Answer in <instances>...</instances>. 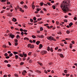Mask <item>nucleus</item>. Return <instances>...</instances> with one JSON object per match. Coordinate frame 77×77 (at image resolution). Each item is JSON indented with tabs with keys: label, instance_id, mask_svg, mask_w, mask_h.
<instances>
[{
	"label": "nucleus",
	"instance_id": "6",
	"mask_svg": "<svg viewBox=\"0 0 77 77\" xmlns=\"http://www.w3.org/2000/svg\"><path fill=\"white\" fill-rule=\"evenodd\" d=\"M43 46H42V44H41L39 45V49H41V48L43 47Z\"/></svg>",
	"mask_w": 77,
	"mask_h": 77
},
{
	"label": "nucleus",
	"instance_id": "7",
	"mask_svg": "<svg viewBox=\"0 0 77 77\" xmlns=\"http://www.w3.org/2000/svg\"><path fill=\"white\" fill-rule=\"evenodd\" d=\"M13 19L12 20V21H14V22H16V21H17V19L14 17H13Z\"/></svg>",
	"mask_w": 77,
	"mask_h": 77
},
{
	"label": "nucleus",
	"instance_id": "22",
	"mask_svg": "<svg viewBox=\"0 0 77 77\" xmlns=\"http://www.w3.org/2000/svg\"><path fill=\"white\" fill-rule=\"evenodd\" d=\"M44 36L43 35H40V38H44Z\"/></svg>",
	"mask_w": 77,
	"mask_h": 77
},
{
	"label": "nucleus",
	"instance_id": "27",
	"mask_svg": "<svg viewBox=\"0 0 77 77\" xmlns=\"http://www.w3.org/2000/svg\"><path fill=\"white\" fill-rule=\"evenodd\" d=\"M41 20H42V18H39L37 19V21H41Z\"/></svg>",
	"mask_w": 77,
	"mask_h": 77
},
{
	"label": "nucleus",
	"instance_id": "11",
	"mask_svg": "<svg viewBox=\"0 0 77 77\" xmlns=\"http://www.w3.org/2000/svg\"><path fill=\"white\" fill-rule=\"evenodd\" d=\"M24 40H26V39H27V40H28V41H29V38L27 37H25L24 38Z\"/></svg>",
	"mask_w": 77,
	"mask_h": 77
},
{
	"label": "nucleus",
	"instance_id": "15",
	"mask_svg": "<svg viewBox=\"0 0 77 77\" xmlns=\"http://www.w3.org/2000/svg\"><path fill=\"white\" fill-rule=\"evenodd\" d=\"M19 56L20 57H24V55H23V54H19Z\"/></svg>",
	"mask_w": 77,
	"mask_h": 77
},
{
	"label": "nucleus",
	"instance_id": "5",
	"mask_svg": "<svg viewBox=\"0 0 77 77\" xmlns=\"http://www.w3.org/2000/svg\"><path fill=\"white\" fill-rule=\"evenodd\" d=\"M35 46H34V45H32L30 46L29 48H33Z\"/></svg>",
	"mask_w": 77,
	"mask_h": 77
},
{
	"label": "nucleus",
	"instance_id": "40",
	"mask_svg": "<svg viewBox=\"0 0 77 77\" xmlns=\"http://www.w3.org/2000/svg\"><path fill=\"white\" fill-rule=\"evenodd\" d=\"M24 57H27V54H25L23 55Z\"/></svg>",
	"mask_w": 77,
	"mask_h": 77
},
{
	"label": "nucleus",
	"instance_id": "55",
	"mask_svg": "<svg viewBox=\"0 0 77 77\" xmlns=\"http://www.w3.org/2000/svg\"><path fill=\"white\" fill-rule=\"evenodd\" d=\"M24 32H22L21 33V35H22V36H23V35H24Z\"/></svg>",
	"mask_w": 77,
	"mask_h": 77
},
{
	"label": "nucleus",
	"instance_id": "52",
	"mask_svg": "<svg viewBox=\"0 0 77 77\" xmlns=\"http://www.w3.org/2000/svg\"><path fill=\"white\" fill-rule=\"evenodd\" d=\"M66 77H68V76H69V74H66Z\"/></svg>",
	"mask_w": 77,
	"mask_h": 77
},
{
	"label": "nucleus",
	"instance_id": "64",
	"mask_svg": "<svg viewBox=\"0 0 77 77\" xmlns=\"http://www.w3.org/2000/svg\"><path fill=\"white\" fill-rule=\"evenodd\" d=\"M8 76V75H5L4 76H3V77H6Z\"/></svg>",
	"mask_w": 77,
	"mask_h": 77
},
{
	"label": "nucleus",
	"instance_id": "18",
	"mask_svg": "<svg viewBox=\"0 0 77 77\" xmlns=\"http://www.w3.org/2000/svg\"><path fill=\"white\" fill-rule=\"evenodd\" d=\"M66 33L67 34H69L70 33V31L69 30H67L66 31Z\"/></svg>",
	"mask_w": 77,
	"mask_h": 77
},
{
	"label": "nucleus",
	"instance_id": "58",
	"mask_svg": "<svg viewBox=\"0 0 77 77\" xmlns=\"http://www.w3.org/2000/svg\"><path fill=\"white\" fill-rule=\"evenodd\" d=\"M58 51H62V49H59L58 50Z\"/></svg>",
	"mask_w": 77,
	"mask_h": 77
},
{
	"label": "nucleus",
	"instance_id": "13",
	"mask_svg": "<svg viewBox=\"0 0 77 77\" xmlns=\"http://www.w3.org/2000/svg\"><path fill=\"white\" fill-rule=\"evenodd\" d=\"M43 5H44V3L43 2H40V5L41 6H43Z\"/></svg>",
	"mask_w": 77,
	"mask_h": 77
},
{
	"label": "nucleus",
	"instance_id": "34",
	"mask_svg": "<svg viewBox=\"0 0 77 77\" xmlns=\"http://www.w3.org/2000/svg\"><path fill=\"white\" fill-rule=\"evenodd\" d=\"M7 66L9 68L11 67V65H10V64H7Z\"/></svg>",
	"mask_w": 77,
	"mask_h": 77
},
{
	"label": "nucleus",
	"instance_id": "8",
	"mask_svg": "<svg viewBox=\"0 0 77 77\" xmlns=\"http://www.w3.org/2000/svg\"><path fill=\"white\" fill-rule=\"evenodd\" d=\"M72 25H73V23L72 22L70 23L69 24V26L70 27H71Z\"/></svg>",
	"mask_w": 77,
	"mask_h": 77
},
{
	"label": "nucleus",
	"instance_id": "46",
	"mask_svg": "<svg viewBox=\"0 0 77 77\" xmlns=\"http://www.w3.org/2000/svg\"><path fill=\"white\" fill-rule=\"evenodd\" d=\"M23 32H27V30L26 29H24L23 30Z\"/></svg>",
	"mask_w": 77,
	"mask_h": 77
},
{
	"label": "nucleus",
	"instance_id": "45",
	"mask_svg": "<svg viewBox=\"0 0 77 77\" xmlns=\"http://www.w3.org/2000/svg\"><path fill=\"white\" fill-rule=\"evenodd\" d=\"M31 45V44H28L27 45L28 48H29V47H30Z\"/></svg>",
	"mask_w": 77,
	"mask_h": 77
},
{
	"label": "nucleus",
	"instance_id": "50",
	"mask_svg": "<svg viewBox=\"0 0 77 77\" xmlns=\"http://www.w3.org/2000/svg\"><path fill=\"white\" fill-rule=\"evenodd\" d=\"M48 64L49 65L51 66V65L53 64V63H48Z\"/></svg>",
	"mask_w": 77,
	"mask_h": 77
},
{
	"label": "nucleus",
	"instance_id": "3",
	"mask_svg": "<svg viewBox=\"0 0 77 77\" xmlns=\"http://www.w3.org/2000/svg\"><path fill=\"white\" fill-rule=\"evenodd\" d=\"M52 36L47 37V39H48V40H49L50 41H52Z\"/></svg>",
	"mask_w": 77,
	"mask_h": 77
},
{
	"label": "nucleus",
	"instance_id": "21",
	"mask_svg": "<svg viewBox=\"0 0 77 77\" xmlns=\"http://www.w3.org/2000/svg\"><path fill=\"white\" fill-rule=\"evenodd\" d=\"M22 26H23V27H26V24L25 23H23Z\"/></svg>",
	"mask_w": 77,
	"mask_h": 77
},
{
	"label": "nucleus",
	"instance_id": "25",
	"mask_svg": "<svg viewBox=\"0 0 77 77\" xmlns=\"http://www.w3.org/2000/svg\"><path fill=\"white\" fill-rule=\"evenodd\" d=\"M50 51L51 52H53V48H51L50 49Z\"/></svg>",
	"mask_w": 77,
	"mask_h": 77
},
{
	"label": "nucleus",
	"instance_id": "47",
	"mask_svg": "<svg viewBox=\"0 0 77 77\" xmlns=\"http://www.w3.org/2000/svg\"><path fill=\"white\" fill-rule=\"evenodd\" d=\"M31 54H32V52H29L28 53L29 56H30V55H31Z\"/></svg>",
	"mask_w": 77,
	"mask_h": 77
},
{
	"label": "nucleus",
	"instance_id": "28",
	"mask_svg": "<svg viewBox=\"0 0 77 77\" xmlns=\"http://www.w3.org/2000/svg\"><path fill=\"white\" fill-rule=\"evenodd\" d=\"M24 8H25V9H27V8H28V7H27V5H25L24 6Z\"/></svg>",
	"mask_w": 77,
	"mask_h": 77
},
{
	"label": "nucleus",
	"instance_id": "10",
	"mask_svg": "<svg viewBox=\"0 0 77 77\" xmlns=\"http://www.w3.org/2000/svg\"><path fill=\"white\" fill-rule=\"evenodd\" d=\"M13 53L15 55H16V54H18V52L15 51H14Z\"/></svg>",
	"mask_w": 77,
	"mask_h": 77
},
{
	"label": "nucleus",
	"instance_id": "12",
	"mask_svg": "<svg viewBox=\"0 0 77 77\" xmlns=\"http://www.w3.org/2000/svg\"><path fill=\"white\" fill-rule=\"evenodd\" d=\"M20 38V35H17L16 36V38L17 39H18Z\"/></svg>",
	"mask_w": 77,
	"mask_h": 77
},
{
	"label": "nucleus",
	"instance_id": "17",
	"mask_svg": "<svg viewBox=\"0 0 77 77\" xmlns=\"http://www.w3.org/2000/svg\"><path fill=\"white\" fill-rule=\"evenodd\" d=\"M32 37L33 38V39H35V38H36V37L35 35H32Z\"/></svg>",
	"mask_w": 77,
	"mask_h": 77
},
{
	"label": "nucleus",
	"instance_id": "43",
	"mask_svg": "<svg viewBox=\"0 0 77 77\" xmlns=\"http://www.w3.org/2000/svg\"><path fill=\"white\" fill-rule=\"evenodd\" d=\"M56 24H57V25H58L59 24V21H57L56 22Z\"/></svg>",
	"mask_w": 77,
	"mask_h": 77
},
{
	"label": "nucleus",
	"instance_id": "26",
	"mask_svg": "<svg viewBox=\"0 0 77 77\" xmlns=\"http://www.w3.org/2000/svg\"><path fill=\"white\" fill-rule=\"evenodd\" d=\"M44 29H43V28L42 27H41L40 28V31H42Z\"/></svg>",
	"mask_w": 77,
	"mask_h": 77
},
{
	"label": "nucleus",
	"instance_id": "63",
	"mask_svg": "<svg viewBox=\"0 0 77 77\" xmlns=\"http://www.w3.org/2000/svg\"><path fill=\"white\" fill-rule=\"evenodd\" d=\"M23 3H24V2L23 1H22L20 3V4H23Z\"/></svg>",
	"mask_w": 77,
	"mask_h": 77
},
{
	"label": "nucleus",
	"instance_id": "1",
	"mask_svg": "<svg viewBox=\"0 0 77 77\" xmlns=\"http://www.w3.org/2000/svg\"><path fill=\"white\" fill-rule=\"evenodd\" d=\"M71 4H70V1L69 0H66L65 2H63L62 4H61L60 7L62 8V10L64 12H68L69 11V9L68 8V6H70Z\"/></svg>",
	"mask_w": 77,
	"mask_h": 77
},
{
	"label": "nucleus",
	"instance_id": "51",
	"mask_svg": "<svg viewBox=\"0 0 77 77\" xmlns=\"http://www.w3.org/2000/svg\"><path fill=\"white\" fill-rule=\"evenodd\" d=\"M10 57H9V56H7V57H5V58H6V59H9V58H10Z\"/></svg>",
	"mask_w": 77,
	"mask_h": 77
},
{
	"label": "nucleus",
	"instance_id": "60",
	"mask_svg": "<svg viewBox=\"0 0 77 77\" xmlns=\"http://www.w3.org/2000/svg\"><path fill=\"white\" fill-rule=\"evenodd\" d=\"M37 10L38 12H39L40 11V10L39 9V8H37Z\"/></svg>",
	"mask_w": 77,
	"mask_h": 77
},
{
	"label": "nucleus",
	"instance_id": "29",
	"mask_svg": "<svg viewBox=\"0 0 77 77\" xmlns=\"http://www.w3.org/2000/svg\"><path fill=\"white\" fill-rule=\"evenodd\" d=\"M63 21L64 22H65V23H67V22H68V20L66 19H64Z\"/></svg>",
	"mask_w": 77,
	"mask_h": 77
},
{
	"label": "nucleus",
	"instance_id": "61",
	"mask_svg": "<svg viewBox=\"0 0 77 77\" xmlns=\"http://www.w3.org/2000/svg\"><path fill=\"white\" fill-rule=\"evenodd\" d=\"M20 31H21V32L23 31V29L22 28L20 29Z\"/></svg>",
	"mask_w": 77,
	"mask_h": 77
},
{
	"label": "nucleus",
	"instance_id": "33",
	"mask_svg": "<svg viewBox=\"0 0 77 77\" xmlns=\"http://www.w3.org/2000/svg\"><path fill=\"white\" fill-rule=\"evenodd\" d=\"M50 50V47H48L47 48V50L48 51H49Z\"/></svg>",
	"mask_w": 77,
	"mask_h": 77
},
{
	"label": "nucleus",
	"instance_id": "20",
	"mask_svg": "<svg viewBox=\"0 0 77 77\" xmlns=\"http://www.w3.org/2000/svg\"><path fill=\"white\" fill-rule=\"evenodd\" d=\"M32 9H35V6L34 5H32Z\"/></svg>",
	"mask_w": 77,
	"mask_h": 77
},
{
	"label": "nucleus",
	"instance_id": "36",
	"mask_svg": "<svg viewBox=\"0 0 77 77\" xmlns=\"http://www.w3.org/2000/svg\"><path fill=\"white\" fill-rule=\"evenodd\" d=\"M23 64H24V62H21L20 63V65H23Z\"/></svg>",
	"mask_w": 77,
	"mask_h": 77
},
{
	"label": "nucleus",
	"instance_id": "19",
	"mask_svg": "<svg viewBox=\"0 0 77 77\" xmlns=\"http://www.w3.org/2000/svg\"><path fill=\"white\" fill-rule=\"evenodd\" d=\"M72 43H70V45H69V47H70V48H72Z\"/></svg>",
	"mask_w": 77,
	"mask_h": 77
},
{
	"label": "nucleus",
	"instance_id": "41",
	"mask_svg": "<svg viewBox=\"0 0 77 77\" xmlns=\"http://www.w3.org/2000/svg\"><path fill=\"white\" fill-rule=\"evenodd\" d=\"M14 41L16 43L18 42V40H17V39H16L15 40L14 39Z\"/></svg>",
	"mask_w": 77,
	"mask_h": 77
},
{
	"label": "nucleus",
	"instance_id": "16",
	"mask_svg": "<svg viewBox=\"0 0 77 77\" xmlns=\"http://www.w3.org/2000/svg\"><path fill=\"white\" fill-rule=\"evenodd\" d=\"M37 63H38V65H40L41 66H42V63H40L39 62H37Z\"/></svg>",
	"mask_w": 77,
	"mask_h": 77
},
{
	"label": "nucleus",
	"instance_id": "62",
	"mask_svg": "<svg viewBox=\"0 0 77 77\" xmlns=\"http://www.w3.org/2000/svg\"><path fill=\"white\" fill-rule=\"evenodd\" d=\"M32 62V60H30L29 61V63H30Z\"/></svg>",
	"mask_w": 77,
	"mask_h": 77
},
{
	"label": "nucleus",
	"instance_id": "31",
	"mask_svg": "<svg viewBox=\"0 0 77 77\" xmlns=\"http://www.w3.org/2000/svg\"><path fill=\"white\" fill-rule=\"evenodd\" d=\"M52 40H53L54 41H56V39H55V38H53V37L52 38Z\"/></svg>",
	"mask_w": 77,
	"mask_h": 77
},
{
	"label": "nucleus",
	"instance_id": "4",
	"mask_svg": "<svg viewBox=\"0 0 77 77\" xmlns=\"http://www.w3.org/2000/svg\"><path fill=\"white\" fill-rule=\"evenodd\" d=\"M9 36L10 37V38H11L13 39L14 38V37H15V35L14 34L12 35V34H11L9 35Z\"/></svg>",
	"mask_w": 77,
	"mask_h": 77
},
{
	"label": "nucleus",
	"instance_id": "2",
	"mask_svg": "<svg viewBox=\"0 0 77 77\" xmlns=\"http://www.w3.org/2000/svg\"><path fill=\"white\" fill-rule=\"evenodd\" d=\"M47 53V52L45 51H42L41 52V54H42V55H44V54H46Z\"/></svg>",
	"mask_w": 77,
	"mask_h": 77
},
{
	"label": "nucleus",
	"instance_id": "32",
	"mask_svg": "<svg viewBox=\"0 0 77 77\" xmlns=\"http://www.w3.org/2000/svg\"><path fill=\"white\" fill-rule=\"evenodd\" d=\"M3 48H6V46L5 45H3Z\"/></svg>",
	"mask_w": 77,
	"mask_h": 77
},
{
	"label": "nucleus",
	"instance_id": "30",
	"mask_svg": "<svg viewBox=\"0 0 77 77\" xmlns=\"http://www.w3.org/2000/svg\"><path fill=\"white\" fill-rule=\"evenodd\" d=\"M47 5H48L49 6H51V3L50 2H48L46 3Z\"/></svg>",
	"mask_w": 77,
	"mask_h": 77
},
{
	"label": "nucleus",
	"instance_id": "56",
	"mask_svg": "<svg viewBox=\"0 0 77 77\" xmlns=\"http://www.w3.org/2000/svg\"><path fill=\"white\" fill-rule=\"evenodd\" d=\"M36 36L37 37V38H40V35H37Z\"/></svg>",
	"mask_w": 77,
	"mask_h": 77
},
{
	"label": "nucleus",
	"instance_id": "59",
	"mask_svg": "<svg viewBox=\"0 0 77 77\" xmlns=\"http://www.w3.org/2000/svg\"><path fill=\"white\" fill-rule=\"evenodd\" d=\"M4 56L6 57L8 56V54H7V53H5L4 54Z\"/></svg>",
	"mask_w": 77,
	"mask_h": 77
},
{
	"label": "nucleus",
	"instance_id": "35",
	"mask_svg": "<svg viewBox=\"0 0 77 77\" xmlns=\"http://www.w3.org/2000/svg\"><path fill=\"white\" fill-rule=\"evenodd\" d=\"M4 62L5 63H8L9 62H8V60H4Z\"/></svg>",
	"mask_w": 77,
	"mask_h": 77
},
{
	"label": "nucleus",
	"instance_id": "57",
	"mask_svg": "<svg viewBox=\"0 0 77 77\" xmlns=\"http://www.w3.org/2000/svg\"><path fill=\"white\" fill-rule=\"evenodd\" d=\"M43 10L44 11H45V12H47V9L45 8H43Z\"/></svg>",
	"mask_w": 77,
	"mask_h": 77
},
{
	"label": "nucleus",
	"instance_id": "39",
	"mask_svg": "<svg viewBox=\"0 0 77 77\" xmlns=\"http://www.w3.org/2000/svg\"><path fill=\"white\" fill-rule=\"evenodd\" d=\"M30 20L31 23H33V19H30Z\"/></svg>",
	"mask_w": 77,
	"mask_h": 77
},
{
	"label": "nucleus",
	"instance_id": "53",
	"mask_svg": "<svg viewBox=\"0 0 77 77\" xmlns=\"http://www.w3.org/2000/svg\"><path fill=\"white\" fill-rule=\"evenodd\" d=\"M44 72L45 73H46V74H47L48 73V72H47V70H44Z\"/></svg>",
	"mask_w": 77,
	"mask_h": 77
},
{
	"label": "nucleus",
	"instance_id": "14",
	"mask_svg": "<svg viewBox=\"0 0 77 77\" xmlns=\"http://www.w3.org/2000/svg\"><path fill=\"white\" fill-rule=\"evenodd\" d=\"M15 59H18V56L17 55H15Z\"/></svg>",
	"mask_w": 77,
	"mask_h": 77
},
{
	"label": "nucleus",
	"instance_id": "42",
	"mask_svg": "<svg viewBox=\"0 0 77 77\" xmlns=\"http://www.w3.org/2000/svg\"><path fill=\"white\" fill-rule=\"evenodd\" d=\"M13 55V54L12 53H11L10 54H9V56L10 57H11V56H12Z\"/></svg>",
	"mask_w": 77,
	"mask_h": 77
},
{
	"label": "nucleus",
	"instance_id": "54",
	"mask_svg": "<svg viewBox=\"0 0 77 77\" xmlns=\"http://www.w3.org/2000/svg\"><path fill=\"white\" fill-rule=\"evenodd\" d=\"M64 71L65 73H67V70H64Z\"/></svg>",
	"mask_w": 77,
	"mask_h": 77
},
{
	"label": "nucleus",
	"instance_id": "38",
	"mask_svg": "<svg viewBox=\"0 0 77 77\" xmlns=\"http://www.w3.org/2000/svg\"><path fill=\"white\" fill-rule=\"evenodd\" d=\"M8 43L9 45H10V46H11V45H12V44H11V43L10 42H8Z\"/></svg>",
	"mask_w": 77,
	"mask_h": 77
},
{
	"label": "nucleus",
	"instance_id": "9",
	"mask_svg": "<svg viewBox=\"0 0 77 77\" xmlns=\"http://www.w3.org/2000/svg\"><path fill=\"white\" fill-rule=\"evenodd\" d=\"M40 41H37L36 42V44L37 45H39V44H40Z\"/></svg>",
	"mask_w": 77,
	"mask_h": 77
},
{
	"label": "nucleus",
	"instance_id": "23",
	"mask_svg": "<svg viewBox=\"0 0 77 77\" xmlns=\"http://www.w3.org/2000/svg\"><path fill=\"white\" fill-rule=\"evenodd\" d=\"M52 8H53V9H56L55 5H52Z\"/></svg>",
	"mask_w": 77,
	"mask_h": 77
},
{
	"label": "nucleus",
	"instance_id": "49",
	"mask_svg": "<svg viewBox=\"0 0 77 77\" xmlns=\"http://www.w3.org/2000/svg\"><path fill=\"white\" fill-rule=\"evenodd\" d=\"M73 19L74 20H77V17H74Z\"/></svg>",
	"mask_w": 77,
	"mask_h": 77
},
{
	"label": "nucleus",
	"instance_id": "24",
	"mask_svg": "<svg viewBox=\"0 0 77 77\" xmlns=\"http://www.w3.org/2000/svg\"><path fill=\"white\" fill-rule=\"evenodd\" d=\"M60 57H63V54H60Z\"/></svg>",
	"mask_w": 77,
	"mask_h": 77
},
{
	"label": "nucleus",
	"instance_id": "48",
	"mask_svg": "<svg viewBox=\"0 0 77 77\" xmlns=\"http://www.w3.org/2000/svg\"><path fill=\"white\" fill-rule=\"evenodd\" d=\"M14 76H15L16 77H18V74H15Z\"/></svg>",
	"mask_w": 77,
	"mask_h": 77
},
{
	"label": "nucleus",
	"instance_id": "37",
	"mask_svg": "<svg viewBox=\"0 0 77 77\" xmlns=\"http://www.w3.org/2000/svg\"><path fill=\"white\" fill-rule=\"evenodd\" d=\"M6 1V0H1V2H5Z\"/></svg>",
	"mask_w": 77,
	"mask_h": 77
},
{
	"label": "nucleus",
	"instance_id": "44",
	"mask_svg": "<svg viewBox=\"0 0 77 77\" xmlns=\"http://www.w3.org/2000/svg\"><path fill=\"white\" fill-rule=\"evenodd\" d=\"M33 20H35V21L36 20V17H34L33 18Z\"/></svg>",
	"mask_w": 77,
	"mask_h": 77
}]
</instances>
